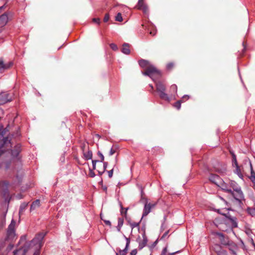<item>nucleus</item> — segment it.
Instances as JSON below:
<instances>
[{"mask_svg": "<svg viewBox=\"0 0 255 255\" xmlns=\"http://www.w3.org/2000/svg\"><path fill=\"white\" fill-rule=\"evenodd\" d=\"M46 235V233L41 232L36 235L35 237L29 242L28 246H26L27 251L30 248H34L36 250H39L42 247V241Z\"/></svg>", "mask_w": 255, "mask_h": 255, "instance_id": "obj_2", "label": "nucleus"}, {"mask_svg": "<svg viewBox=\"0 0 255 255\" xmlns=\"http://www.w3.org/2000/svg\"><path fill=\"white\" fill-rule=\"evenodd\" d=\"M5 129L3 128V127L2 125H0V139L5 134Z\"/></svg>", "mask_w": 255, "mask_h": 255, "instance_id": "obj_38", "label": "nucleus"}, {"mask_svg": "<svg viewBox=\"0 0 255 255\" xmlns=\"http://www.w3.org/2000/svg\"><path fill=\"white\" fill-rule=\"evenodd\" d=\"M7 97V95L6 93H0V105L4 104L9 101Z\"/></svg>", "mask_w": 255, "mask_h": 255, "instance_id": "obj_22", "label": "nucleus"}, {"mask_svg": "<svg viewBox=\"0 0 255 255\" xmlns=\"http://www.w3.org/2000/svg\"><path fill=\"white\" fill-rule=\"evenodd\" d=\"M4 7H5V5L0 6V12H1V10L4 9Z\"/></svg>", "mask_w": 255, "mask_h": 255, "instance_id": "obj_63", "label": "nucleus"}, {"mask_svg": "<svg viewBox=\"0 0 255 255\" xmlns=\"http://www.w3.org/2000/svg\"><path fill=\"white\" fill-rule=\"evenodd\" d=\"M223 190L225 191L228 193H232V190L230 188V186L226 183L223 180L221 181V183L219 184L218 185Z\"/></svg>", "mask_w": 255, "mask_h": 255, "instance_id": "obj_15", "label": "nucleus"}, {"mask_svg": "<svg viewBox=\"0 0 255 255\" xmlns=\"http://www.w3.org/2000/svg\"><path fill=\"white\" fill-rule=\"evenodd\" d=\"M84 158L86 160H89L92 159L93 153L90 150H88L87 152L85 151L83 152Z\"/></svg>", "mask_w": 255, "mask_h": 255, "instance_id": "obj_26", "label": "nucleus"}, {"mask_svg": "<svg viewBox=\"0 0 255 255\" xmlns=\"http://www.w3.org/2000/svg\"><path fill=\"white\" fill-rule=\"evenodd\" d=\"M155 205V204H152L150 203H148L147 202H146L144 204L142 218L145 216H146L151 212V209L153 208Z\"/></svg>", "mask_w": 255, "mask_h": 255, "instance_id": "obj_11", "label": "nucleus"}, {"mask_svg": "<svg viewBox=\"0 0 255 255\" xmlns=\"http://www.w3.org/2000/svg\"><path fill=\"white\" fill-rule=\"evenodd\" d=\"M142 74L150 77L155 83L156 91L160 99L168 102L170 101L169 96L166 93L165 85L162 82L158 80L161 77V73L159 70L154 66H152L148 67L145 72H142Z\"/></svg>", "mask_w": 255, "mask_h": 255, "instance_id": "obj_1", "label": "nucleus"}, {"mask_svg": "<svg viewBox=\"0 0 255 255\" xmlns=\"http://www.w3.org/2000/svg\"><path fill=\"white\" fill-rule=\"evenodd\" d=\"M142 237L143 240L139 242L138 245V248L139 250L143 249L146 245L147 242V239L144 234L142 235Z\"/></svg>", "mask_w": 255, "mask_h": 255, "instance_id": "obj_24", "label": "nucleus"}, {"mask_svg": "<svg viewBox=\"0 0 255 255\" xmlns=\"http://www.w3.org/2000/svg\"><path fill=\"white\" fill-rule=\"evenodd\" d=\"M15 225V222L13 220H12L8 227L6 236L4 241H13L15 239L16 237Z\"/></svg>", "mask_w": 255, "mask_h": 255, "instance_id": "obj_4", "label": "nucleus"}, {"mask_svg": "<svg viewBox=\"0 0 255 255\" xmlns=\"http://www.w3.org/2000/svg\"><path fill=\"white\" fill-rule=\"evenodd\" d=\"M179 252V251H177V252H173V253H169V254H168V255H174L175 254L178 253Z\"/></svg>", "mask_w": 255, "mask_h": 255, "instance_id": "obj_61", "label": "nucleus"}, {"mask_svg": "<svg viewBox=\"0 0 255 255\" xmlns=\"http://www.w3.org/2000/svg\"><path fill=\"white\" fill-rule=\"evenodd\" d=\"M109 18H110V16H109V14H106L104 16V21L105 22H107L109 20Z\"/></svg>", "mask_w": 255, "mask_h": 255, "instance_id": "obj_53", "label": "nucleus"}, {"mask_svg": "<svg viewBox=\"0 0 255 255\" xmlns=\"http://www.w3.org/2000/svg\"><path fill=\"white\" fill-rule=\"evenodd\" d=\"M209 180L218 186L219 183H221L222 179L218 175L211 174L210 175Z\"/></svg>", "mask_w": 255, "mask_h": 255, "instance_id": "obj_18", "label": "nucleus"}, {"mask_svg": "<svg viewBox=\"0 0 255 255\" xmlns=\"http://www.w3.org/2000/svg\"><path fill=\"white\" fill-rule=\"evenodd\" d=\"M99 162H100V161L98 160H92V163L93 165V170H95L96 169V163Z\"/></svg>", "mask_w": 255, "mask_h": 255, "instance_id": "obj_47", "label": "nucleus"}, {"mask_svg": "<svg viewBox=\"0 0 255 255\" xmlns=\"http://www.w3.org/2000/svg\"><path fill=\"white\" fill-rule=\"evenodd\" d=\"M136 6L138 9L142 10L144 13H146L148 10V6L143 0H138Z\"/></svg>", "mask_w": 255, "mask_h": 255, "instance_id": "obj_17", "label": "nucleus"}, {"mask_svg": "<svg viewBox=\"0 0 255 255\" xmlns=\"http://www.w3.org/2000/svg\"><path fill=\"white\" fill-rule=\"evenodd\" d=\"M115 19L117 21L121 22L123 19L121 13L119 12L116 16Z\"/></svg>", "mask_w": 255, "mask_h": 255, "instance_id": "obj_41", "label": "nucleus"}, {"mask_svg": "<svg viewBox=\"0 0 255 255\" xmlns=\"http://www.w3.org/2000/svg\"><path fill=\"white\" fill-rule=\"evenodd\" d=\"M137 251L136 249L132 250L130 253V255H136Z\"/></svg>", "mask_w": 255, "mask_h": 255, "instance_id": "obj_55", "label": "nucleus"}, {"mask_svg": "<svg viewBox=\"0 0 255 255\" xmlns=\"http://www.w3.org/2000/svg\"><path fill=\"white\" fill-rule=\"evenodd\" d=\"M230 187H231L234 191H235V189L236 188H241L239 185L235 181H231V182H230Z\"/></svg>", "mask_w": 255, "mask_h": 255, "instance_id": "obj_35", "label": "nucleus"}, {"mask_svg": "<svg viewBox=\"0 0 255 255\" xmlns=\"http://www.w3.org/2000/svg\"><path fill=\"white\" fill-rule=\"evenodd\" d=\"M120 207H121V213L122 215H125V216L127 215V211L128 209V208H124L122 203H120Z\"/></svg>", "mask_w": 255, "mask_h": 255, "instance_id": "obj_36", "label": "nucleus"}, {"mask_svg": "<svg viewBox=\"0 0 255 255\" xmlns=\"http://www.w3.org/2000/svg\"><path fill=\"white\" fill-rule=\"evenodd\" d=\"M166 253H167V247H165L162 251V252H161V254L160 255H168V254H166Z\"/></svg>", "mask_w": 255, "mask_h": 255, "instance_id": "obj_54", "label": "nucleus"}, {"mask_svg": "<svg viewBox=\"0 0 255 255\" xmlns=\"http://www.w3.org/2000/svg\"><path fill=\"white\" fill-rule=\"evenodd\" d=\"M14 160L12 159L8 160L4 162V168L5 170H7L9 169L11 165V164L13 163Z\"/></svg>", "mask_w": 255, "mask_h": 255, "instance_id": "obj_32", "label": "nucleus"}, {"mask_svg": "<svg viewBox=\"0 0 255 255\" xmlns=\"http://www.w3.org/2000/svg\"><path fill=\"white\" fill-rule=\"evenodd\" d=\"M223 215L225 217V222L226 223L230 224L232 228H235L238 227V221L236 217L232 216L229 212L226 214H223Z\"/></svg>", "mask_w": 255, "mask_h": 255, "instance_id": "obj_8", "label": "nucleus"}, {"mask_svg": "<svg viewBox=\"0 0 255 255\" xmlns=\"http://www.w3.org/2000/svg\"><path fill=\"white\" fill-rule=\"evenodd\" d=\"M21 151V144L19 143L16 144L13 148L10 150L11 159L17 162H21V156L20 155Z\"/></svg>", "mask_w": 255, "mask_h": 255, "instance_id": "obj_5", "label": "nucleus"}, {"mask_svg": "<svg viewBox=\"0 0 255 255\" xmlns=\"http://www.w3.org/2000/svg\"><path fill=\"white\" fill-rule=\"evenodd\" d=\"M239 203H242V200H244V195L242 191L241 188L235 189V191H232V193H230Z\"/></svg>", "mask_w": 255, "mask_h": 255, "instance_id": "obj_10", "label": "nucleus"}, {"mask_svg": "<svg viewBox=\"0 0 255 255\" xmlns=\"http://www.w3.org/2000/svg\"><path fill=\"white\" fill-rule=\"evenodd\" d=\"M138 64L141 68H146L145 71L144 72H145L146 71L148 67L152 66V65H151L149 63V62L148 61L144 60V59L139 60L138 61ZM153 66H154L153 65Z\"/></svg>", "mask_w": 255, "mask_h": 255, "instance_id": "obj_20", "label": "nucleus"}, {"mask_svg": "<svg viewBox=\"0 0 255 255\" xmlns=\"http://www.w3.org/2000/svg\"><path fill=\"white\" fill-rule=\"evenodd\" d=\"M125 239L126 240V247L127 248H128L129 246V244H130V239H129V238H128L127 237H126V236H125Z\"/></svg>", "mask_w": 255, "mask_h": 255, "instance_id": "obj_51", "label": "nucleus"}, {"mask_svg": "<svg viewBox=\"0 0 255 255\" xmlns=\"http://www.w3.org/2000/svg\"><path fill=\"white\" fill-rule=\"evenodd\" d=\"M142 219V218H141L140 220L139 221V222H138V223H136V222L130 223L129 224H130V227L131 228V229H133V228H134L135 227H138L139 228V224H140Z\"/></svg>", "mask_w": 255, "mask_h": 255, "instance_id": "obj_37", "label": "nucleus"}, {"mask_svg": "<svg viewBox=\"0 0 255 255\" xmlns=\"http://www.w3.org/2000/svg\"><path fill=\"white\" fill-rule=\"evenodd\" d=\"M19 244L22 245L20 248H23L25 246H28V243L26 242V235H23L20 237Z\"/></svg>", "mask_w": 255, "mask_h": 255, "instance_id": "obj_28", "label": "nucleus"}, {"mask_svg": "<svg viewBox=\"0 0 255 255\" xmlns=\"http://www.w3.org/2000/svg\"><path fill=\"white\" fill-rule=\"evenodd\" d=\"M97 154L100 157V160H99L100 162H103L104 160V156L103 154V153L100 151H98L97 152Z\"/></svg>", "mask_w": 255, "mask_h": 255, "instance_id": "obj_44", "label": "nucleus"}, {"mask_svg": "<svg viewBox=\"0 0 255 255\" xmlns=\"http://www.w3.org/2000/svg\"><path fill=\"white\" fill-rule=\"evenodd\" d=\"M216 171L221 174L225 173L226 171V167L225 166H223L221 169H217Z\"/></svg>", "mask_w": 255, "mask_h": 255, "instance_id": "obj_42", "label": "nucleus"}, {"mask_svg": "<svg viewBox=\"0 0 255 255\" xmlns=\"http://www.w3.org/2000/svg\"><path fill=\"white\" fill-rule=\"evenodd\" d=\"M108 175H109V178L112 177L113 174V169H112L109 171H108Z\"/></svg>", "mask_w": 255, "mask_h": 255, "instance_id": "obj_56", "label": "nucleus"}, {"mask_svg": "<svg viewBox=\"0 0 255 255\" xmlns=\"http://www.w3.org/2000/svg\"><path fill=\"white\" fill-rule=\"evenodd\" d=\"M89 176L92 177V178H94L96 176V174L95 173V172L93 171V170L91 169H89Z\"/></svg>", "mask_w": 255, "mask_h": 255, "instance_id": "obj_48", "label": "nucleus"}, {"mask_svg": "<svg viewBox=\"0 0 255 255\" xmlns=\"http://www.w3.org/2000/svg\"><path fill=\"white\" fill-rule=\"evenodd\" d=\"M124 224V219L123 218H119L118 225L117 226V230L120 232L121 231V229L123 226Z\"/></svg>", "mask_w": 255, "mask_h": 255, "instance_id": "obj_33", "label": "nucleus"}, {"mask_svg": "<svg viewBox=\"0 0 255 255\" xmlns=\"http://www.w3.org/2000/svg\"><path fill=\"white\" fill-rule=\"evenodd\" d=\"M128 248H127L125 247V249L123 250H119V252L120 253V255H126L127 254V252L128 250Z\"/></svg>", "mask_w": 255, "mask_h": 255, "instance_id": "obj_39", "label": "nucleus"}, {"mask_svg": "<svg viewBox=\"0 0 255 255\" xmlns=\"http://www.w3.org/2000/svg\"><path fill=\"white\" fill-rule=\"evenodd\" d=\"M169 231H166L161 237V240L164 239L168 235Z\"/></svg>", "mask_w": 255, "mask_h": 255, "instance_id": "obj_59", "label": "nucleus"}, {"mask_svg": "<svg viewBox=\"0 0 255 255\" xmlns=\"http://www.w3.org/2000/svg\"><path fill=\"white\" fill-rule=\"evenodd\" d=\"M215 211H216L218 213H219V214H221V215H223V213H221V212H220V209H216V210H215Z\"/></svg>", "mask_w": 255, "mask_h": 255, "instance_id": "obj_62", "label": "nucleus"}, {"mask_svg": "<svg viewBox=\"0 0 255 255\" xmlns=\"http://www.w3.org/2000/svg\"><path fill=\"white\" fill-rule=\"evenodd\" d=\"M23 175L22 174H17L15 177V180L13 181L10 184L13 187L19 185L22 182Z\"/></svg>", "mask_w": 255, "mask_h": 255, "instance_id": "obj_19", "label": "nucleus"}, {"mask_svg": "<svg viewBox=\"0 0 255 255\" xmlns=\"http://www.w3.org/2000/svg\"><path fill=\"white\" fill-rule=\"evenodd\" d=\"M8 14L7 12H5L0 16V30L1 32L2 31L1 28L4 27L8 22Z\"/></svg>", "mask_w": 255, "mask_h": 255, "instance_id": "obj_13", "label": "nucleus"}, {"mask_svg": "<svg viewBox=\"0 0 255 255\" xmlns=\"http://www.w3.org/2000/svg\"><path fill=\"white\" fill-rule=\"evenodd\" d=\"M251 166V176L249 177L250 179L254 184V187L255 186V172L254 171L252 164Z\"/></svg>", "mask_w": 255, "mask_h": 255, "instance_id": "obj_29", "label": "nucleus"}, {"mask_svg": "<svg viewBox=\"0 0 255 255\" xmlns=\"http://www.w3.org/2000/svg\"><path fill=\"white\" fill-rule=\"evenodd\" d=\"M86 147L89 148L88 142H83L81 145V148L83 152L85 151V150L86 148Z\"/></svg>", "mask_w": 255, "mask_h": 255, "instance_id": "obj_43", "label": "nucleus"}, {"mask_svg": "<svg viewBox=\"0 0 255 255\" xmlns=\"http://www.w3.org/2000/svg\"><path fill=\"white\" fill-rule=\"evenodd\" d=\"M182 100H179L175 102L174 103V106L175 107L177 110H179L181 108V104Z\"/></svg>", "mask_w": 255, "mask_h": 255, "instance_id": "obj_40", "label": "nucleus"}, {"mask_svg": "<svg viewBox=\"0 0 255 255\" xmlns=\"http://www.w3.org/2000/svg\"><path fill=\"white\" fill-rule=\"evenodd\" d=\"M129 45L128 43H125L123 45L122 52L125 54H129L130 53V49L129 48Z\"/></svg>", "mask_w": 255, "mask_h": 255, "instance_id": "obj_25", "label": "nucleus"}, {"mask_svg": "<svg viewBox=\"0 0 255 255\" xmlns=\"http://www.w3.org/2000/svg\"><path fill=\"white\" fill-rule=\"evenodd\" d=\"M6 241H2L0 243V255H6L13 248V245L9 243L5 249Z\"/></svg>", "mask_w": 255, "mask_h": 255, "instance_id": "obj_9", "label": "nucleus"}, {"mask_svg": "<svg viewBox=\"0 0 255 255\" xmlns=\"http://www.w3.org/2000/svg\"><path fill=\"white\" fill-rule=\"evenodd\" d=\"M40 205V201L39 199H37L33 201L30 208V211L32 212V211L34 210L36 208L39 207Z\"/></svg>", "mask_w": 255, "mask_h": 255, "instance_id": "obj_23", "label": "nucleus"}, {"mask_svg": "<svg viewBox=\"0 0 255 255\" xmlns=\"http://www.w3.org/2000/svg\"><path fill=\"white\" fill-rule=\"evenodd\" d=\"M110 46L111 48L114 51H116L118 49L117 45L115 43L110 44Z\"/></svg>", "mask_w": 255, "mask_h": 255, "instance_id": "obj_46", "label": "nucleus"}, {"mask_svg": "<svg viewBox=\"0 0 255 255\" xmlns=\"http://www.w3.org/2000/svg\"><path fill=\"white\" fill-rule=\"evenodd\" d=\"M116 152V148H115L113 146L111 148L110 152H109V155L111 156L113 155L115 152Z\"/></svg>", "mask_w": 255, "mask_h": 255, "instance_id": "obj_49", "label": "nucleus"}, {"mask_svg": "<svg viewBox=\"0 0 255 255\" xmlns=\"http://www.w3.org/2000/svg\"><path fill=\"white\" fill-rule=\"evenodd\" d=\"M93 21L94 22H96L98 24H100V19L99 18H94L93 19Z\"/></svg>", "mask_w": 255, "mask_h": 255, "instance_id": "obj_58", "label": "nucleus"}, {"mask_svg": "<svg viewBox=\"0 0 255 255\" xmlns=\"http://www.w3.org/2000/svg\"><path fill=\"white\" fill-rule=\"evenodd\" d=\"M11 186L10 182L7 180L0 181V187L3 189L2 195L5 201L8 203L10 200V196L8 191V187Z\"/></svg>", "mask_w": 255, "mask_h": 255, "instance_id": "obj_7", "label": "nucleus"}, {"mask_svg": "<svg viewBox=\"0 0 255 255\" xmlns=\"http://www.w3.org/2000/svg\"><path fill=\"white\" fill-rule=\"evenodd\" d=\"M11 139L8 136L4 137L0 142V157L7 151L9 148L12 147Z\"/></svg>", "mask_w": 255, "mask_h": 255, "instance_id": "obj_3", "label": "nucleus"}, {"mask_svg": "<svg viewBox=\"0 0 255 255\" xmlns=\"http://www.w3.org/2000/svg\"><path fill=\"white\" fill-rule=\"evenodd\" d=\"M28 203L23 202L20 204L19 209V215H20L23 213L28 206Z\"/></svg>", "mask_w": 255, "mask_h": 255, "instance_id": "obj_30", "label": "nucleus"}, {"mask_svg": "<svg viewBox=\"0 0 255 255\" xmlns=\"http://www.w3.org/2000/svg\"><path fill=\"white\" fill-rule=\"evenodd\" d=\"M27 251V249L26 248V246L23 248H19L18 249L13 251V255H25Z\"/></svg>", "mask_w": 255, "mask_h": 255, "instance_id": "obj_21", "label": "nucleus"}, {"mask_svg": "<svg viewBox=\"0 0 255 255\" xmlns=\"http://www.w3.org/2000/svg\"><path fill=\"white\" fill-rule=\"evenodd\" d=\"M230 152L231 154L232 157V166L234 167L235 166L239 165L238 163L236 155L235 154V153L232 151H230Z\"/></svg>", "mask_w": 255, "mask_h": 255, "instance_id": "obj_31", "label": "nucleus"}, {"mask_svg": "<svg viewBox=\"0 0 255 255\" xmlns=\"http://www.w3.org/2000/svg\"><path fill=\"white\" fill-rule=\"evenodd\" d=\"M247 212L248 214L254 216L255 215V209L251 207H248L247 209Z\"/></svg>", "mask_w": 255, "mask_h": 255, "instance_id": "obj_34", "label": "nucleus"}, {"mask_svg": "<svg viewBox=\"0 0 255 255\" xmlns=\"http://www.w3.org/2000/svg\"><path fill=\"white\" fill-rule=\"evenodd\" d=\"M170 90L177 93V86L175 84L172 85L170 87Z\"/></svg>", "mask_w": 255, "mask_h": 255, "instance_id": "obj_45", "label": "nucleus"}, {"mask_svg": "<svg viewBox=\"0 0 255 255\" xmlns=\"http://www.w3.org/2000/svg\"><path fill=\"white\" fill-rule=\"evenodd\" d=\"M234 167H235V169L234 170V172L235 174H237L240 178H241L242 180H244V176L242 173L240 166L239 165H237Z\"/></svg>", "mask_w": 255, "mask_h": 255, "instance_id": "obj_27", "label": "nucleus"}, {"mask_svg": "<svg viewBox=\"0 0 255 255\" xmlns=\"http://www.w3.org/2000/svg\"><path fill=\"white\" fill-rule=\"evenodd\" d=\"M13 64L12 62L4 63L2 60L0 59V73L9 68Z\"/></svg>", "mask_w": 255, "mask_h": 255, "instance_id": "obj_14", "label": "nucleus"}, {"mask_svg": "<svg viewBox=\"0 0 255 255\" xmlns=\"http://www.w3.org/2000/svg\"><path fill=\"white\" fill-rule=\"evenodd\" d=\"M218 235L220 237V240L222 245L229 246V250L231 252L233 255H237L236 251L238 249V246L233 242L228 241L227 243L224 242V235L222 233H218Z\"/></svg>", "mask_w": 255, "mask_h": 255, "instance_id": "obj_6", "label": "nucleus"}, {"mask_svg": "<svg viewBox=\"0 0 255 255\" xmlns=\"http://www.w3.org/2000/svg\"><path fill=\"white\" fill-rule=\"evenodd\" d=\"M136 6L138 9L142 10L144 13H146L148 10V6L143 0H138Z\"/></svg>", "mask_w": 255, "mask_h": 255, "instance_id": "obj_16", "label": "nucleus"}, {"mask_svg": "<svg viewBox=\"0 0 255 255\" xmlns=\"http://www.w3.org/2000/svg\"><path fill=\"white\" fill-rule=\"evenodd\" d=\"M103 162V170L106 171L107 166H108V162Z\"/></svg>", "mask_w": 255, "mask_h": 255, "instance_id": "obj_57", "label": "nucleus"}, {"mask_svg": "<svg viewBox=\"0 0 255 255\" xmlns=\"http://www.w3.org/2000/svg\"><path fill=\"white\" fill-rule=\"evenodd\" d=\"M98 172L99 175L100 176H101L105 172V171H104L103 170V171L98 170Z\"/></svg>", "mask_w": 255, "mask_h": 255, "instance_id": "obj_60", "label": "nucleus"}, {"mask_svg": "<svg viewBox=\"0 0 255 255\" xmlns=\"http://www.w3.org/2000/svg\"><path fill=\"white\" fill-rule=\"evenodd\" d=\"M187 98L188 99L189 98V96L187 95H185L184 96H183L182 97V99H184V98Z\"/></svg>", "mask_w": 255, "mask_h": 255, "instance_id": "obj_64", "label": "nucleus"}, {"mask_svg": "<svg viewBox=\"0 0 255 255\" xmlns=\"http://www.w3.org/2000/svg\"><path fill=\"white\" fill-rule=\"evenodd\" d=\"M212 249L218 255H227V252L219 244L214 245Z\"/></svg>", "mask_w": 255, "mask_h": 255, "instance_id": "obj_12", "label": "nucleus"}, {"mask_svg": "<svg viewBox=\"0 0 255 255\" xmlns=\"http://www.w3.org/2000/svg\"><path fill=\"white\" fill-rule=\"evenodd\" d=\"M173 67V63H169L167 64L166 65V68L168 70L171 69Z\"/></svg>", "mask_w": 255, "mask_h": 255, "instance_id": "obj_52", "label": "nucleus"}, {"mask_svg": "<svg viewBox=\"0 0 255 255\" xmlns=\"http://www.w3.org/2000/svg\"><path fill=\"white\" fill-rule=\"evenodd\" d=\"M100 217H101V219L104 221V222H105V223L108 225V226H109L110 227L111 226V223L110 221L109 220H103V218H102V215L101 214L100 215Z\"/></svg>", "mask_w": 255, "mask_h": 255, "instance_id": "obj_50", "label": "nucleus"}]
</instances>
